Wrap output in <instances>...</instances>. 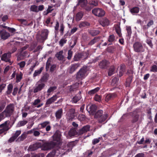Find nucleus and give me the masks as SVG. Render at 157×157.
I'll return each mask as SVG.
<instances>
[{"label": "nucleus", "mask_w": 157, "mask_h": 157, "mask_svg": "<svg viewBox=\"0 0 157 157\" xmlns=\"http://www.w3.org/2000/svg\"><path fill=\"white\" fill-rule=\"evenodd\" d=\"M61 136L60 132L57 130L52 136L53 140L44 143V149L50 150L59 145L62 141Z\"/></svg>", "instance_id": "obj_1"}, {"label": "nucleus", "mask_w": 157, "mask_h": 157, "mask_svg": "<svg viewBox=\"0 0 157 157\" xmlns=\"http://www.w3.org/2000/svg\"><path fill=\"white\" fill-rule=\"evenodd\" d=\"M87 71L86 68L83 67L80 69L77 73L76 79L80 80L85 78Z\"/></svg>", "instance_id": "obj_2"}, {"label": "nucleus", "mask_w": 157, "mask_h": 157, "mask_svg": "<svg viewBox=\"0 0 157 157\" xmlns=\"http://www.w3.org/2000/svg\"><path fill=\"white\" fill-rule=\"evenodd\" d=\"M92 13L95 16L99 17H102L105 14V12L103 9L98 8L93 9Z\"/></svg>", "instance_id": "obj_3"}, {"label": "nucleus", "mask_w": 157, "mask_h": 157, "mask_svg": "<svg viewBox=\"0 0 157 157\" xmlns=\"http://www.w3.org/2000/svg\"><path fill=\"white\" fill-rule=\"evenodd\" d=\"M134 51L136 52H141L144 51L142 44L140 41L135 42L133 44Z\"/></svg>", "instance_id": "obj_4"}, {"label": "nucleus", "mask_w": 157, "mask_h": 157, "mask_svg": "<svg viewBox=\"0 0 157 157\" xmlns=\"http://www.w3.org/2000/svg\"><path fill=\"white\" fill-rule=\"evenodd\" d=\"M14 110V107L13 104L8 105L3 111L6 117H10L13 114Z\"/></svg>", "instance_id": "obj_5"}, {"label": "nucleus", "mask_w": 157, "mask_h": 157, "mask_svg": "<svg viewBox=\"0 0 157 157\" xmlns=\"http://www.w3.org/2000/svg\"><path fill=\"white\" fill-rule=\"evenodd\" d=\"M44 143L42 144L41 143H36L32 145H30L28 148V149L30 151H34L36 150L38 148L42 147L41 149L44 151H47L48 150L44 149Z\"/></svg>", "instance_id": "obj_6"}, {"label": "nucleus", "mask_w": 157, "mask_h": 157, "mask_svg": "<svg viewBox=\"0 0 157 157\" xmlns=\"http://www.w3.org/2000/svg\"><path fill=\"white\" fill-rule=\"evenodd\" d=\"M44 83L38 81L36 84L35 88L33 89V92L34 93H37L45 87Z\"/></svg>", "instance_id": "obj_7"}, {"label": "nucleus", "mask_w": 157, "mask_h": 157, "mask_svg": "<svg viewBox=\"0 0 157 157\" xmlns=\"http://www.w3.org/2000/svg\"><path fill=\"white\" fill-rule=\"evenodd\" d=\"M97 108V106L95 104L88 105L86 106V109L90 114L93 115L95 113Z\"/></svg>", "instance_id": "obj_8"}, {"label": "nucleus", "mask_w": 157, "mask_h": 157, "mask_svg": "<svg viewBox=\"0 0 157 157\" xmlns=\"http://www.w3.org/2000/svg\"><path fill=\"white\" fill-rule=\"evenodd\" d=\"M105 95V100L106 102L113 100L117 97V95L116 93L107 94Z\"/></svg>", "instance_id": "obj_9"}, {"label": "nucleus", "mask_w": 157, "mask_h": 157, "mask_svg": "<svg viewBox=\"0 0 157 157\" xmlns=\"http://www.w3.org/2000/svg\"><path fill=\"white\" fill-rule=\"evenodd\" d=\"M108 116L109 115L108 114H103L97 119L98 123L100 124H105L107 121V119Z\"/></svg>", "instance_id": "obj_10"}, {"label": "nucleus", "mask_w": 157, "mask_h": 157, "mask_svg": "<svg viewBox=\"0 0 157 157\" xmlns=\"http://www.w3.org/2000/svg\"><path fill=\"white\" fill-rule=\"evenodd\" d=\"M49 33V31L47 29H44L41 30L40 36L42 40L44 41L47 39Z\"/></svg>", "instance_id": "obj_11"}, {"label": "nucleus", "mask_w": 157, "mask_h": 157, "mask_svg": "<svg viewBox=\"0 0 157 157\" xmlns=\"http://www.w3.org/2000/svg\"><path fill=\"white\" fill-rule=\"evenodd\" d=\"M90 126L89 125H86L83 126L81 129L78 131V135H81L90 131Z\"/></svg>", "instance_id": "obj_12"}, {"label": "nucleus", "mask_w": 157, "mask_h": 157, "mask_svg": "<svg viewBox=\"0 0 157 157\" xmlns=\"http://www.w3.org/2000/svg\"><path fill=\"white\" fill-rule=\"evenodd\" d=\"M109 62L106 60L101 61L99 64V67L102 69H106L108 67Z\"/></svg>", "instance_id": "obj_13"}, {"label": "nucleus", "mask_w": 157, "mask_h": 157, "mask_svg": "<svg viewBox=\"0 0 157 157\" xmlns=\"http://www.w3.org/2000/svg\"><path fill=\"white\" fill-rule=\"evenodd\" d=\"M10 56L11 55L10 53H4L2 56H0L1 60L6 62H9L10 60Z\"/></svg>", "instance_id": "obj_14"}, {"label": "nucleus", "mask_w": 157, "mask_h": 157, "mask_svg": "<svg viewBox=\"0 0 157 157\" xmlns=\"http://www.w3.org/2000/svg\"><path fill=\"white\" fill-rule=\"evenodd\" d=\"M57 96L55 95L48 99L45 103L46 107H48L50 104H51L56 101L57 100Z\"/></svg>", "instance_id": "obj_15"}, {"label": "nucleus", "mask_w": 157, "mask_h": 157, "mask_svg": "<svg viewBox=\"0 0 157 157\" xmlns=\"http://www.w3.org/2000/svg\"><path fill=\"white\" fill-rule=\"evenodd\" d=\"M81 92L79 91V92L72 99L71 101L73 103H76L80 100L82 98L81 95Z\"/></svg>", "instance_id": "obj_16"}, {"label": "nucleus", "mask_w": 157, "mask_h": 157, "mask_svg": "<svg viewBox=\"0 0 157 157\" xmlns=\"http://www.w3.org/2000/svg\"><path fill=\"white\" fill-rule=\"evenodd\" d=\"M99 22L103 27L108 26L109 24V20L106 18L100 19L99 20Z\"/></svg>", "instance_id": "obj_17"}, {"label": "nucleus", "mask_w": 157, "mask_h": 157, "mask_svg": "<svg viewBox=\"0 0 157 157\" xmlns=\"http://www.w3.org/2000/svg\"><path fill=\"white\" fill-rule=\"evenodd\" d=\"M0 36L2 39L6 40L10 36V34L5 30H2L0 31Z\"/></svg>", "instance_id": "obj_18"}, {"label": "nucleus", "mask_w": 157, "mask_h": 157, "mask_svg": "<svg viewBox=\"0 0 157 157\" xmlns=\"http://www.w3.org/2000/svg\"><path fill=\"white\" fill-rule=\"evenodd\" d=\"M79 64L78 63H75L71 65L69 68V72L72 74L79 67Z\"/></svg>", "instance_id": "obj_19"}, {"label": "nucleus", "mask_w": 157, "mask_h": 157, "mask_svg": "<svg viewBox=\"0 0 157 157\" xmlns=\"http://www.w3.org/2000/svg\"><path fill=\"white\" fill-rule=\"evenodd\" d=\"M77 134H78V132L76 131L75 128H71L68 131V136H67V138L69 139L70 137L74 136Z\"/></svg>", "instance_id": "obj_20"}, {"label": "nucleus", "mask_w": 157, "mask_h": 157, "mask_svg": "<svg viewBox=\"0 0 157 157\" xmlns=\"http://www.w3.org/2000/svg\"><path fill=\"white\" fill-rule=\"evenodd\" d=\"M10 122L9 121H5L4 123L0 125V128H1L6 131L10 129L9 128Z\"/></svg>", "instance_id": "obj_21"}, {"label": "nucleus", "mask_w": 157, "mask_h": 157, "mask_svg": "<svg viewBox=\"0 0 157 157\" xmlns=\"http://www.w3.org/2000/svg\"><path fill=\"white\" fill-rule=\"evenodd\" d=\"M40 99L37 98L35 100L32 104L35 106V107L39 108L42 106L43 105V103H40Z\"/></svg>", "instance_id": "obj_22"}, {"label": "nucleus", "mask_w": 157, "mask_h": 157, "mask_svg": "<svg viewBox=\"0 0 157 157\" xmlns=\"http://www.w3.org/2000/svg\"><path fill=\"white\" fill-rule=\"evenodd\" d=\"M75 110L74 109L71 108L69 109L68 112V115L69 116V119L72 120L75 116Z\"/></svg>", "instance_id": "obj_23"}, {"label": "nucleus", "mask_w": 157, "mask_h": 157, "mask_svg": "<svg viewBox=\"0 0 157 157\" xmlns=\"http://www.w3.org/2000/svg\"><path fill=\"white\" fill-rule=\"evenodd\" d=\"M63 51L62 50L58 52L55 55V56L59 60H62L64 59V57L63 55Z\"/></svg>", "instance_id": "obj_24"}, {"label": "nucleus", "mask_w": 157, "mask_h": 157, "mask_svg": "<svg viewBox=\"0 0 157 157\" xmlns=\"http://www.w3.org/2000/svg\"><path fill=\"white\" fill-rule=\"evenodd\" d=\"M63 111L62 109H60L57 111L55 113V116L57 119H60L63 115Z\"/></svg>", "instance_id": "obj_25"}, {"label": "nucleus", "mask_w": 157, "mask_h": 157, "mask_svg": "<svg viewBox=\"0 0 157 157\" xmlns=\"http://www.w3.org/2000/svg\"><path fill=\"white\" fill-rule=\"evenodd\" d=\"M125 65L124 64H121L120 67V70L119 71V76L121 77L123 75L125 71Z\"/></svg>", "instance_id": "obj_26"}, {"label": "nucleus", "mask_w": 157, "mask_h": 157, "mask_svg": "<svg viewBox=\"0 0 157 157\" xmlns=\"http://www.w3.org/2000/svg\"><path fill=\"white\" fill-rule=\"evenodd\" d=\"M87 3V0H78L77 6L79 5L81 7L84 8L86 6Z\"/></svg>", "instance_id": "obj_27"}, {"label": "nucleus", "mask_w": 157, "mask_h": 157, "mask_svg": "<svg viewBox=\"0 0 157 157\" xmlns=\"http://www.w3.org/2000/svg\"><path fill=\"white\" fill-rule=\"evenodd\" d=\"M86 54V53H78L75 54L74 58V60L75 61H78L82 59L84 54Z\"/></svg>", "instance_id": "obj_28"}, {"label": "nucleus", "mask_w": 157, "mask_h": 157, "mask_svg": "<svg viewBox=\"0 0 157 157\" xmlns=\"http://www.w3.org/2000/svg\"><path fill=\"white\" fill-rule=\"evenodd\" d=\"M140 10V8L136 6L134 7L130 10V13L133 15H134L138 13Z\"/></svg>", "instance_id": "obj_29"}, {"label": "nucleus", "mask_w": 157, "mask_h": 157, "mask_svg": "<svg viewBox=\"0 0 157 157\" xmlns=\"http://www.w3.org/2000/svg\"><path fill=\"white\" fill-rule=\"evenodd\" d=\"M83 12L80 11L78 12L75 16V20L76 21H78L80 20L83 16Z\"/></svg>", "instance_id": "obj_30"}, {"label": "nucleus", "mask_w": 157, "mask_h": 157, "mask_svg": "<svg viewBox=\"0 0 157 157\" xmlns=\"http://www.w3.org/2000/svg\"><path fill=\"white\" fill-rule=\"evenodd\" d=\"M126 30L127 32L126 36L129 39H130L131 38V34L132 33L131 27L130 26H126Z\"/></svg>", "instance_id": "obj_31"}, {"label": "nucleus", "mask_w": 157, "mask_h": 157, "mask_svg": "<svg viewBox=\"0 0 157 157\" xmlns=\"http://www.w3.org/2000/svg\"><path fill=\"white\" fill-rule=\"evenodd\" d=\"M103 111L101 110H99L97 111L96 113H94V117L95 118L98 119L99 117H101L103 114Z\"/></svg>", "instance_id": "obj_32"}, {"label": "nucleus", "mask_w": 157, "mask_h": 157, "mask_svg": "<svg viewBox=\"0 0 157 157\" xmlns=\"http://www.w3.org/2000/svg\"><path fill=\"white\" fill-rule=\"evenodd\" d=\"M100 31L98 29H94L90 30L89 32V33L92 36H95L100 33Z\"/></svg>", "instance_id": "obj_33"}, {"label": "nucleus", "mask_w": 157, "mask_h": 157, "mask_svg": "<svg viewBox=\"0 0 157 157\" xmlns=\"http://www.w3.org/2000/svg\"><path fill=\"white\" fill-rule=\"evenodd\" d=\"M48 74H46L41 78V79L39 81L43 83L46 82L48 80Z\"/></svg>", "instance_id": "obj_34"}, {"label": "nucleus", "mask_w": 157, "mask_h": 157, "mask_svg": "<svg viewBox=\"0 0 157 157\" xmlns=\"http://www.w3.org/2000/svg\"><path fill=\"white\" fill-rule=\"evenodd\" d=\"M115 69V67L114 66H111L110 67L108 72V75L109 76H111L114 74Z\"/></svg>", "instance_id": "obj_35"}, {"label": "nucleus", "mask_w": 157, "mask_h": 157, "mask_svg": "<svg viewBox=\"0 0 157 157\" xmlns=\"http://www.w3.org/2000/svg\"><path fill=\"white\" fill-rule=\"evenodd\" d=\"M79 84L77 83L73 84L71 86L69 89L70 91H73L77 90Z\"/></svg>", "instance_id": "obj_36"}, {"label": "nucleus", "mask_w": 157, "mask_h": 157, "mask_svg": "<svg viewBox=\"0 0 157 157\" xmlns=\"http://www.w3.org/2000/svg\"><path fill=\"white\" fill-rule=\"evenodd\" d=\"M90 24L87 21H82L79 25V27L80 28L89 26Z\"/></svg>", "instance_id": "obj_37"}, {"label": "nucleus", "mask_w": 157, "mask_h": 157, "mask_svg": "<svg viewBox=\"0 0 157 157\" xmlns=\"http://www.w3.org/2000/svg\"><path fill=\"white\" fill-rule=\"evenodd\" d=\"M44 69L43 67H41L39 70H35L33 74V77H35L38 75H40Z\"/></svg>", "instance_id": "obj_38"}, {"label": "nucleus", "mask_w": 157, "mask_h": 157, "mask_svg": "<svg viewBox=\"0 0 157 157\" xmlns=\"http://www.w3.org/2000/svg\"><path fill=\"white\" fill-rule=\"evenodd\" d=\"M100 88L99 87H97L93 90H90L88 91V94L90 95H93L97 92L99 90Z\"/></svg>", "instance_id": "obj_39"}, {"label": "nucleus", "mask_w": 157, "mask_h": 157, "mask_svg": "<svg viewBox=\"0 0 157 157\" xmlns=\"http://www.w3.org/2000/svg\"><path fill=\"white\" fill-rule=\"evenodd\" d=\"M17 20L20 22L21 24L25 26L30 25V24H28L27 21L24 19H18Z\"/></svg>", "instance_id": "obj_40"}, {"label": "nucleus", "mask_w": 157, "mask_h": 157, "mask_svg": "<svg viewBox=\"0 0 157 157\" xmlns=\"http://www.w3.org/2000/svg\"><path fill=\"white\" fill-rule=\"evenodd\" d=\"M28 122V121L26 120H23L19 121L17 125L18 127H20L21 126H24Z\"/></svg>", "instance_id": "obj_41"}, {"label": "nucleus", "mask_w": 157, "mask_h": 157, "mask_svg": "<svg viewBox=\"0 0 157 157\" xmlns=\"http://www.w3.org/2000/svg\"><path fill=\"white\" fill-rule=\"evenodd\" d=\"M13 86L12 84H10L7 86V90L6 91V93L8 95H10L13 90Z\"/></svg>", "instance_id": "obj_42"}, {"label": "nucleus", "mask_w": 157, "mask_h": 157, "mask_svg": "<svg viewBox=\"0 0 157 157\" xmlns=\"http://www.w3.org/2000/svg\"><path fill=\"white\" fill-rule=\"evenodd\" d=\"M23 74L21 72H20L19 74L16 75V82L18 83L21 81L22 78Z\"/></svg>", "instance_id": "obj_43"}, {"label": "nucleus", "mask_w": 157, "mask_h": 157, "mask_svg": "<svg viewBox=\"0 0 157 157\" xmlns=\"http://www.w3.org/2000/svg\"><path fill=\"white\" fill-rule=\"evenodd\" d=\"M78 40V38L76 36H74L73 37L72 41L73 42V44L71 45L72 42H71L70 45L71 48H73L75 46L76 44L77 41Z\"/></svg>", "instance_id": "obj_44"}, {"label": "nucleus", "mask_w": 157, "mask_h": 157, "mask_svg": "<svg viewBox=\"0 0 157 157\" xmlns=\"http://www.w3.org/2000/svg\"><path fill=\"white\" fill-rule=\"evenodd\" d=\"M50 59H51L50 58H49L48 59L47 62L46 64L45 69H46V71H48L50 66L51 65V61L50 60Z\"/></svg>", "instance_id": "obj_45"}, {"label": "nucleus", "mask_w": 157, "mask_h": 157, "mask_svg": "<svg viewBox=\"0 0 157 157\" xmlns=\"http://www.w3.org/2000/svg\"><path fill=\"white\" fill-rule=\"evenodd\" d=\"M30 10L31 11L36 13L38 12V7L35 5L31 6L30 7Z\"/></svg>", "instance_id": "obj_46"}, {"label": "nucleus", "mask_w": 157, "mask_h": 157, "mask_svg": "<svg viewBox=\"0 0 157 157\" xmlns=\"http://www.w3.org/2000/svg\"><path fill=\"white\" fill-rule=\"evenodd\" d=\"M133 78V76L131 75H129V77L127 78L126 82L128 85H130V83L132 82Z\"/></svg>", "instance_id": "obj_47"}, {"label": "nucleus", "mask_w": 157, "mask_h": 157, "mask_svg": "<svg viewBox=\"0 0 157 157\" xmlns=\"http://www.w3.org/2000/svg\"><path fill=\"white\" fill-rule=\"evenodd\" d=\"M150 71L155 73L157 72V66L155 65H152L151 67Z\"/></svg>", "instance_id": "obj_48"}, {"label": "nucleus", "mask_w": 157, "mask_h": 157, "mask_svg": "<svg viewBox=\"0 0 157 157\" xmlns=\"http://www.w3.org/2000/svg\"><path fill=\"white\" fill-rule=\"evenodd\" d=\"M115 30L118 36L119 37H121V36L122 34L121 33V30L120 27L117 26V27L115 28Z\"/></svg>", "instance_id": "obj_49"}, {"label": "nucleus", "mask_w": 157, "mask_h": 157, "mask_svg": "<svg viewBox=\"0 0 157 157\" xmlns=\"http://www.w3.org/2000/svg\"><path fill=\"white\" fill-rule=\"evenodd\" d=\"M57 89V87L56 86H50L48 89L47 91V93H48V95H49L50 94L53 92L54 90Z\"/></svg>", "instance_id": "obj_50"}, {"label": "nucleus", "mask_w": 157, "mask_h": 157, "mask_svg": "<svg viewBox=\"0 0 157 157\" xmlns=\"http://www.w3.org/2000/svg\"><path fill=\"white\" fill-rule=\"evenodd\" d=\"M56 152V151L55 150H53L48 154L46 157H54Z\"/></svg>", "instance_id": "obj_51"}, {"label": "nucleus", "mask_w": 157, "mask_h": 157, "mask_svg": "<svg viewBox=\"0 0 157 157\" xmlns=\"http://www.w3.org/2000/svg\"><path fill=\"white\" fill-rule=\"evenodd\" d=\"M6 105V102H0V112H2L5 108Z\"/></svg>", "instance_id": "obj_52"}, {"label": "nucleus", "mask_w": 157, "mask_h": 157, "mask_svg": "<svg viewBox=\"0 0 157 157\" xmlns=\"http://www.w3.org/2000/svg\"><path fill=\"white\" fill-rule=\"evenodd\" d=\"M106 50L109 52L113 53L115 50V48L113 46L109 47L106 49Z\"/></svg>", "instance_id": "obj_53"}, {"label": "nucleus", "mask_w": 157, "mask_h": 157, "mask_svg": "<svg viewBox=\"0 0 157 157\" xmlns=\"http://www.w3.org/2000/svg\"><path fill=\"white\" fill-rule=\"evenodd\" d=\"M115 37L113 35H110L108 38V41L109 42H113L114 41Z\"/></svg>", "instance_id": "obj_54"}, {"label": "nucleus", "mask_w": 157, "mask_h": 157, "mask_svg": "<svg viewBox=\"0 0 157 157\" xmlns=\"http://www.w3.org/2000/svg\"><path fill=\"white\" fill-rule=\"evenodd\" d=\"M25 57V55H23V52H21L18 56L17 60L18 61L23 59Z\"/></svg>", "instance_id": "obj_55"}, {"label": "nucleus", "mask_w": 157, "mask_h": 157, "mask_svg": "<svg viewBox=\"0 0 157 157\" xmlns=\"http://www.w3.org/2000/svg\"><path fill=\"white\" fill-rule=\"evenodd\" d=\"M101 96L98 94H96L94 97V99L96 101L100 102L101 101Z\"/></svg>", "instance_id": "obj_56"}, {"label": "nucleus", "mask_w": 157, "mask_h": 157, "mask_svg": "<svg viewBox=\"0 0 157 157\" xmlns=\"http://www.w3.org/2000/svg\"><path fill=\"white\" fill-rule=\"evenodd\" d=\"M50 122L49 121H46L40 124L39 125L41 126V128H43L45 127Z\"/></svg>", "instance_id": "obj_57"}, {"label": "nucleus", "mask_w": 157, "mask_h": 157, "mask_svg": "<svg viewBox=\"0 0 157 157\" xmlns=\"http://www.w3.org/2000/svg\"><path fill=\"white\" fill-rule=\"evenodd\" d=\"M26 138V135L25 134H22L17 139L18 141H23Z\"/></svg>", "instance_id": "obj_58"}, {"label": "nucleus", "mask_w": 157, "mask_h": 157, "mask_svg": "<svg viewBox=\"0 0 157 157\" xmlns=\"http://www.w3.org/2000/svg\"><path fill=\"white\" fill-rule=\"evenodd\" d=\"M98 41V38L96 37H95L94 39L92 40L89 43L88 45H92L94 44L95 43L97 42Z\"/></svg>", "instance_id": "obj_59"}, {"label": "nucleus", "mask_w": 157, "mask_h": 157, "mask_svg": "<svg viewBox=\"0 0 157 157\" xmlns=\"http://www.w3.org/2000/svg\"><path fill=\"white\" fill-rule=\"evenodd\" d=\"M56 67V64H53L51 66L50 68V71L52 73L55 70Z\"/></svg>", "instance_id": "obj_60"}, {"label": "nucleus", "mask_w": 157, "mask_h": 157, "mask_svg": "<svg viewBox=\"0 0 157 157\" xmlns=\"http://www.w3.org/2000/svg\"><path fill=\"white\" fill-rule=\"evenodd\" d=\"M67 41V40L64 38L61 39L59 42V44L62 46L64 44L66 43Z\"/></svg>", "instance_id": "obj_61"}, {"label": "nucleus", "mask_w": 157, "mask_h": 157, "mask_svg": "<svg viewBox=\"0 0 157 157\" xmlns=\"http://www.w3.org/2000/svg\"><path fill=\"white\" fill-rule=\"evenodd\" d=\"M78 118L81 121H83L85 120L86 117L84 115L82 114L79 115Z\"/></svg>", "instance_id": "obj_62"}, {"label": "nucleus", "mask_w": 157, "mask_h": 157, "mask_svg": "<svg viewBox=\"0 0 157 157\" xmlns=\"http://www.w3.org/2000/svg\"><path fill=\"white\" fill-rule=\"evenodd\" d=\"M72 52L71 50H69L68 51V56L67 58L68 60H70L72 56Z\"/></svg>", "instance_id": "obj_63"}, {"label": "nucleus", "mask_w": 157, "mask_h": 157, "mask_svg": "<svg viewBox=\"0 0 157 157\" xmlns=\"http://www.w3.org/2000/svg\"><path fill=\"white\" fill-rule=\"evenodd\" d=\"M100 138H96L92 140V144L93 145H95L98 143L100 141Z\"/></svg>", "instance_id": "obj_64"}]
</instances>
